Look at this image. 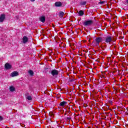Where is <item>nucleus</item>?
<instances>
[{"mask_svg":"<svg viewBox=\"0 0 128 128\" xmlns=\"http://www.w3.org/2000/svg\"><path fill=\"white\" fill-rule=\"evenodd\" d=\"M104 41L106 44H110V42H114V40L112 39V36H108L105 38Z\"/></svg>","mask_w":128,"mask_h":128,"instance_id":"1","label":"nucleus"},{"mask_svg":"<svg viewBox=\"0 0 128 128\" xmlns=\"http://www.w3.org/2000/svg\"><path fill=\"white\" fill-rule=\"evenodd\" d=\"M84 26H92V24H94V22L92 20H86L84 22Z\"/></svg>","mask_w":128,"mask_h":128,"instance_id":"2","label":"nucleus"},{"mask_svg":"<svg viewBox=\"0 0 128 128\" xmlns=\"http://www.w3.org/2000/svg\"><path fill=\"white\" fill-rule=\"evenodd\" d=\"M96 40V46H99L100 43L102 41V37H98L95 39Z\"/></svg>","mask_w":128,"mask_h":128,"instance_id":"3","label":"nucleus"},{"mask_svg":"<svg viewBox=\"0 0 128 128\" xmlns=\"http://www.w3.org/2000/svg\"><path fill=\"white\" fill-rule=\"evenodd\" d=\"M51 74L53 76H58V71L56 70H52L51 71Z\"/></svg>","mask_w":128,"mask_h":128,"instance_id":"4","label":"nucleus"},{"mask_svg":"<svg viewBox=\"0 0 128 128\" xmlns=\"http://www.w3.org/2000/svg\"><path fill=\"white\" fill-rule=\"evenodd\" d=\"M4 18H6V15L4 14H1L0 16V22H2L4 20Z\"/></svg>","mask_w":128,"mask_h":128,"instance_id":"5","label":"nucleus"},{"mask_svg":"<svg viewBox=\"0 0 128 128\" xmlns=\"http://www.w3.org/2000/svg\"><path fill=\"white\" fill-rule=\"evenodd\" d=\"M10 76L12 78H14V76H18V72L16 71L13 72L11 73Z\"/></svg>","mask_w":128,"mask_h":128,"instance_id":"6","label":"nucleus"},{"mask_svg":"<svg viewBox=\"0 0 128 128\" xmlns=\"http://www.w3.org/2000/svg\"><path fill=\"white\" fill-rule=\"evenodd\" d=\"M5 68L6 70H10L12 68V65L8 63H6L5 64Z\"/></svg>","mask_w":128,"mask_h":128,"instance_id":"7","label":"nucleus"},{"mask_svg":"<svg viewBox=\"0 0 128 128\" xmlns=\"http://www.w3.org/2000/svg\"><path fill=\"white\" fill-rule=\"evenodd\" d=\"M22 40L24 44H26V42H28V37H26V36H24L23 37Z\"/></svg>","mask_w":128,"mask_h":128,"instance_id":"8","label":"nucleus"},{"mask_svg":"<svg viewBox=\"0 0 128 128\" xmlns=\"http://www.w3.org/2000/svg\"><path fill=\"white\" fill-rule=\"evenodd\" d=\"M62 6V3L61 2H57L55 3V6Z\"/></svg>","mask_w":128,"mask_h":128,"instance_id":"9","label":"nucleus"},{"mask_svg":"<svg viewBox=\"0 0 128 128\" xmlns=\"http://www.w3.org/2000/svg\"><path fill=\"white\" fill-rule=\"evenodd\" d=\"M66 104H68V102L64 101L60 102V106H64Z\"/></svg>","mask_w":128,"mask_h":128,"instance_id":"10","label":"nucleus"},{"mask_svg":"<svg viewBox=\"0 0 128 128\" xmlns=\"http://www.w3.org/2000/svg\"><path fill=\"white\" fill-rule=\"evenodd\" d=\"M40 21L42 22H46V18L44 16H42L40 18Z\"/></svg>","mask_w":128,"mask_h":128,"instance_id":"11","label":"nucleus"},{"mask_svg":"<svg viewBox=\"0 0 128 128\" xmlns=\"http://www.w3.org/2000/svg\"><path fill=\"white\" fill-rule=\"evenodd\" d=\"M64 13L63 12H60V14H59L60 18H64Z\"/></svg>","mask_w":128,"mask_h":128,"instance_id":"12","label":"nucleus"},{"mask_svg":"<svg viewBox=\"0 0 128 128\" xmlns=\"http://www.w3.org/2000/svg\"><path fill=\"white\" fill-rule=\"evenodd\" d=\"M84 11L82 10H80L78 12V14L80 16H84Z\"/></svg>","mask_w":128,"mask_h":128,"instance_id":"13","label":"nucleus"},{"mask_svg":"<svg viewBox=\"0 0 128 128\" xmlns=\"http://www.w3.org/2000/svg\"><path fill=\"white\" fill-rule=\"evenodd\" d=\"M80 6H86V2L83 1L80 2Z\"/></svg>","mask_w":128,"mask_h":128,"instance_id":"14","label":"nucleus"},{"mask_svg":"<svg viewBox=\"0 0 128 128\" xmlns=\"http://www.w3.org/2000/svg\"><path fill=\"white\" fill-rule=\"evenodd\" d=\"M28 74H30V76H34V71L32 70H30L28 71Z\"/></svg>","mask_w":128,"mask_h":128,"instance_id":"15","label":"nucleus"},{"mask_svg":"<svg viewBox=\"0 0 128 128\" xmlns=\"http://www.w3.org/2000/svg\"><path fill=\"white\" fill-rule=\"evenodd\" d=\"M10 92H14L15 90V88L14 86H10Z\"/></svg>","mask_w":128,"mask_h":128,"instance_id":"16","label":"nucleus"},{"mask_svg":"<svg viewBox=\"0 0 128 128\" xmlns=\"http://www.w3.org/2000/svg\"><path fill=\"white\" fill-rule=\"evenodd\" d=\"M27 100H32V96H28L26 97Z\"/></svg>","mask_w":128,"mask_h":128,"instance_id":"17","label":"nucleus"},{"mask_svg":"<svg viewBox=\"0 0 128 128\" xmlns=\"http://www.w3.org/2000/svg\"><path fill=\"white\" fill-rule=\"evenodd\" d=\"M4 120V118L2 116H0V120Z\"/></svg>","mask_w":128,"mask_h":128,"instance_id":"18","label":"nucleus"},{"mask_svg":"<svg viewBox=\"0 0 128 128\" xmlns=\"http://www.w3.org/2000/svg\"><path fill=\"white\" fill-rule=\"evenodd\" d=\"M99 4H104V1H101L99 2Z\"/></svg>","mask_w":128,"mask_h":128,"instance_id":"19","label":"nucleus"},{"mask_svg":"<svg viewBox=\"0 0 128 128\" xmlns=\"http://www.w3.org/2000/svg\"><path fill=\"white\" fill-rule=\"evenodd\" d=\"M67 120H72V118H70V117H68Z\"/></svg>","mask_w":128,"mask_h":128,"instance_id":"20","label":"nucleus"},{"mask_svg":"<svg viewBox=\"0 0 128 128\" xmlns=\"http://www.w3.org/2000/svg\"><path fill=\"white\" fill-rule=\"evenodd\" d=\"M31 0V2H34V0Z\"/></svg>","mask_w":128,"mask_h":128,"instance_id":"21","label":"nucleus"},{"mask_svg":"<svg viewBox=\"0 0 128 128\" xmlns=\"http://www.w3.org/2000/svg\"><path fill=\"white\" fill-rule=\"evenodd\" d=\"M126 2H128V0H126Z\"/></svg>","mask_w":128,"mask_h":128,"instance_id":"22","label":"nucleus"},{"mask_svg":"<svg viewBox=\"0 0 128 128\" xmlns=\"http://www.w3.org/2000/svg\"><path fill=\"white\" fill-rule=\"evenodd\" d=\"M127 16H128V14L127 15Z\"/></svg>","mask_w":128,"mask_h":128,"instance_id":"23","label":"nucleus"}]
</instances>
